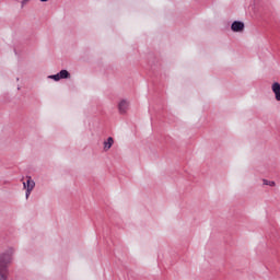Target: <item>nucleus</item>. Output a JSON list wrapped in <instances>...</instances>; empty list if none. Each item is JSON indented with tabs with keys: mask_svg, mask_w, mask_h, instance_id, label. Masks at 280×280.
Here are the masks:
<instances>
[{
	"mask_svg": "<svg viewBox=\"0 0 280 280\" xmlns=\"http://www.w3.org/2000/svg\"><path fill=\"white\" fill-rule=\"evenodd\" d=\"M12 261L11 254L0 255V280H8V265Z\"/></svg>",
	"mask_w": 280,
	"mask_h": 280,
	"instance_id": "nucleus-1",
	"label": "nucleus"
},
{
	"mask_svg": "<svg viewBox=\"0 0 280 280\" xmlns=\"http://www.w3.org/2000/svg\"><path fill=\"white\" fill-rule=\"evenodd\" d=\"M23 187L26 189V198H30L34 187H36V183L32 180L31 176H27L26 182H23Z\"/></svg>",
	"mask_w": 280,
	"mask_h": 280,
	"instance_id": "nucleus-2",
	"label": "nucleus"
},
{
	"mask_svg": "<svg viewBox=\"0 0 280 280\" xmlns=\"http://www.w3.org/2000/svg\"><path fill=\"white\" fill-rule=\"evenodd\" d=\"M129 106H130V103H128V101H126V100L120 101L118 104L119 113L121 115H125V113H128Z\"/></svg>",
	"mask_w": 280,
	"mask_h": 280,
	"instance_id": "nucleus-3",
	"label": "nucleus"
},
{
	"mask_svg": "<svg viewBox=\"0 0 280 280\" xmlns=\"http://www.w3.org/2000/svg\"><path fill=\"white\" fill-rule=\"evenodd\" d=\"M271 91L275 93L277 102H280V83L275 82L271 85Z\"/></svg>",
	"mask_w": 280,
	"mask_h": 280,
	"instance_id": "nucleus-4",
	"label": "nucleus"
},
{
	"mask_svg": "<svg viewBox=\"0 0 280 280\" xmlns=\"http://www.w3.org/2000/svg\"><path fill=\"white\" fill-rule=\"evenodd\" d=\"M232 32H244V23L235 21L231 26Z\"/></svg>",
	"mask_w": 280,
	"mask_h": 280,
	"instance_id": "nucleus-5",
	"label": "nucleus"
},
{
	"mask_svg": "<svg viewBox=\"0 0 280 280\" xmlns=\"http://www.w3.org/2000/svg\"><path fill=\"white\" fill-rule=\"evenodd\" d=\"M113 143H115V140L113 137H109L105 142H104V150L105 152H108L110 148H113Z\"/></svg>",
	"mask_w": 280,
	"mask_h": 280,
	"instance_id": "nucleus-6",
	"label": "nucleus"
},
{
	"mask_svg": "<svg viewBox=\"0 0 280 280\" xmlns=\"http://www.w3.org/2000/svg\"><path fill=\"white\" fill-rule=\"evenodd\" d=\"M59 78H60L61 80H65V79L69 78V71H67V70H61V71L59 72Z\"/></svg>",
	"mask_w": 280,
	"mask_h": 280,
	"instance_id": "nucleus-7",
	"label": "nucleus"
},
{
	"mask_svg": "<svg viewBox=\"0 0 280 280\" xmlns=\"http://www.w3.org/2000/svg\"><path fill=\"white\" fill-rule=\"evenodd\" d=\"M262 183H264V185H268L269 187H275V185H276L275 182H269L267 179H264Z\"/></svg>",
	"mask_w": 280,
	"mask_h": 280,
	"instance_id": "nucleus-8",
	"label": "nucleus"
},
{
	"mask_svg": "<svg viewBox=\"0 0 280 280\" xmlns=\"http://www.w3.org/2000/svg\"><path fill=\"white\" fill-rule=\"evenodd\" d=\"M49 78H50L51 80H55L56 82H58V80H61L59 73L54 74V75H50Z\"/></svg>",
	"mask_w": 280,
	"mask_h": 280,
	"instance_id": "nucleus-9",
	"label": "nucleus"
},
{
	"mask_svg": "<svg viewBox=\"0 0 280 280\" xmlns=\"http://www.w3.org/2000/svg\"><path fill=\"white\" fill-rule=\"evenodd\" d=\"M27 3H30V0H22L21 8H25V5H27Z\"/></svg>",
	"mask_w": 280,
	"mask_h": 280,
	"instance_id": "nucleus-10",
	"label": "nucleus"
},
{
	"mask_svg": "<svg viewBox=\"0 0 280 280\" xmlns=\"http://www.w3.org/2000/svg\"><path fill=\"white\" fill-rule=\"evenodd\" d=\"M42 2H46L47 0H40Z\"/></svg>",
	"mask_w": 280,
	"mask_h": 280,
	"instance_id": "nucleus-11",
	"label": "nucleus"
}]
</instances>
